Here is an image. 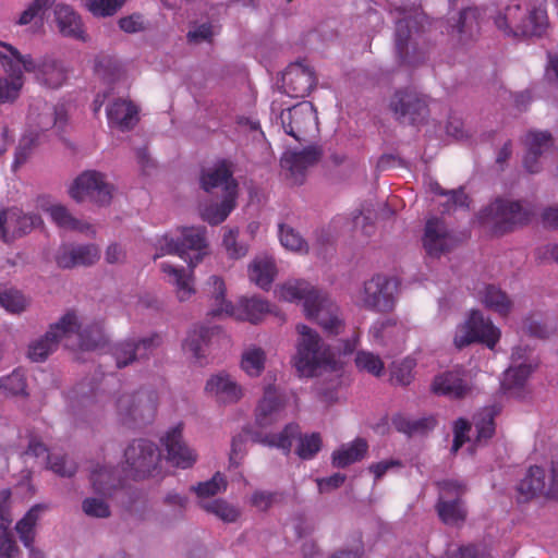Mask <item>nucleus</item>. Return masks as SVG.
I'll return each instance as SVG.
<instances>
[{
  "label": "nucleus",
  "mask_w": 558,
  "mask_h": 558,
  "mask_svg": "<svg viewBox=\"0 0 558 558\" xmlns=\"http://www.w3.org/2000/svg\"><path fill=\"white\" fill-rule=\"evenodd\" d=\"M202 187L206 192H210L214 189L221 187L223 196L227 195V187L232 185L234 191L238 192V184L232 178L231 165L225 160L217 162L213 167L206 169L203 172Z\"/></svg>",
  "instance_id": "37"
},
{
  "label": "nucleus",
  "mask_w": 558,
  "mask_h": 558,
  "mask_svg": "<svg viewBox=\"0 0 558 558\" xmlns=\"http://www.w3.org/2000/svg\"><path fill=\"white\" fill-rule=\"evenodd\" d=\"M44 507L36 505L16 523L15 530L25 547H31L35 539V527Z\"/></svg>",
  "instance_id": "46"
},
{
  "label": "nucleus",
  "mask_w": 558,
  "mask_h": 558,
  "mask_svg": "<svg viewBox=\"0 0 558 558\" xmlns=\"http://www.w3.org/2000/svg\"><path fill=\"white\" fill-rule=\"evenodd\" d=\"M299 339L293 364L301 376L312 377L323 369H333L336 362L330 349L318 333L305 325H298Z\"/></svg>",
  "instance_id": "5"
},
{
  "label": "nucleus",
  "mask_w": 558,
  "mask_h": 558,
  "mask_svg": "<svg viewBox=\"0 0 558 558\" xmlns=\"http://www.w3.org/2000/svg\"><path fill=\"white\" fill-rule=\"evenodd\" d=\"M48 465L51 471L60 476H72L76 472V464L64 456H47Z\"/></svg>",
  "instance_id": "64"
},
{
  "label": "nucleus",
  "mask_w": 558,
  "mask_h": 558,
  "mask_svg": "<svg viewBox=\"0 0 558 558\" xmlns=\"http://www.w3.org/2000/svg\"><path fill=\"white\" fill-rule=\"evenodd\" d=\"M279 119L284 132L298 141H301L305 133L316 129L317 125L316 110L307 101L283 110Z\"/></svg>",
  "instance_id": "18"
},
{
  "label": "nucleus",
  "mask_w": 558,
  "mask_h": 558,
  "mask_svg": "<svg viewBox=\"0 0 558 558\" xmlns=\"http://www.w3.org/2000/svg\"><path fill=\"white\" fill-rule=\"evenodd\" d=\"M225 306L215 310L217 316H230L239 320H247L252 324L262 322L268 314H272V306L260 298H243L236 306L231 302H223Z\"/></svg>",
  "instance_id": "20"
},
{
  "label": "nucleus",
  "mask_w": 558,
  "mask_h": 558,
  "mask_svg": "<svg viewBox=\"0 0 558 558\" xmlns=\"http://www.w3.org/2000/svg\"><path fill=\"white\" fill-rule=\"evenodd\" d=\"M280 244L288 251L298 254H307L310 246L306 240L294 228L288 225H279Z\"/></svg>",
  "instance_id": "48"
},
{
  "label": "nucleus",
  "mask_w": 558,
  "mask_h": 558,
  "mask_svg": "<svg viewBox=\"0 0 558 558\" xmlns=\"http://www.w3.org/2000/svg\"><path fill=\"white\" fill-rule=\"evenodd\" d=\"M456 245L454 236L439 218L428 219L423 236V246L429 256L438 257Z\"/></svg>",
  "instance_id": "27"
},
{
  "label": "nucleus",
  "mask_w": 558,
  "mask_h": 558,
  "mask_svg": "<svg viewBox=\"0 0 558 558\" xmlns=\"http://www.w3.org/2000/svg\"><path fill=\"white\" fill-rule=\"evenodd\" d=\"M393 427L410 437L422 436L432 430L436 425L433 416L422 418H410L404 415H396L392 418Z\"/></svg>",
  "instance_id": "44"
},
{
  "label": "nucleus",
  "mask_w": 558,
  "mask_h": 558,
  "mask_svg": "<svg viewBox=\"0 0 558 558\" xmlns=\"http://www.w3.org/2000/svg\"><path fill=\"white\" fill-rule=\"evenodd\" d=\"M29 120L36 124L40 130H48L52 125L57 124L62 120L59 112L54 111L53 108L47 104L43 107V112L35 117L34 111L29 113Z\"/></svg>",
  "instance_id": "63"
},
{
  "label": "nucleus",
  "mask_w": 558,
  "mask_h": 558,
  "mask_svg": "<svg viewBox=\"0 0 558 558\" xmlns=\"http://www.w3.org/2000/svg\"><path fill=\"white\" fill-rule=\"evenodd\" d=\"M320 157L316 147H307L301 151H286L281 158V167L289 172L294 184L303 183L306 170L314 166Z\"/></svg>",
  "instance_id": "28"
},
{
  "label": "nucleus",
  "mask_w": 558,
  "mask_h": 558,
  "mask_svg": "<svg viewBox=\"0 0 558 558\" xmlns=\"http://www.w3.org/2000/svg\"><path fill=\"white\" fill-rule=\"evenodd\" d=\"M545 0H515L495 16V25L507 36H541L548 27Z\"/></svg>",
  "instance_id": "3"
},
{
  "label": "nucleus",
  "mask_w": 558,
  "mask_h": 558,
  "mask_svg": "<svg viewBox=\"0 0 558 558\" xmlns=\"http://www.w3.org/2000/svg\"><path fill=\"white\" fill-rule=\"evenodd\" d=\"M367 448L366 440L356 438L354 441L343 445L332 453V464L336 468H345L357 462L364 458Z\"/></svg>",
  "instance_id": "43"
},
{
  "label": "nucleus",
  "mask_w": 558,
  "mask_h": 558,
  "mask_svg": "<svg viewBox=\"0 0 558 558\" xmlns=\"http://www.w3.org/2000/svg\"><path fill=\"white\" fill-rule=\"evenodd\" d=\"M266 361V351L256 344H250L241 353L240 368L246 376L257 378L265 371Z\"/></svg>",
  "instance_id": "41"
},
{
  "label": "nucleus",
  "mask_w": 558,
  "mask_h": 558,
  "mask_svg": "<svg viewBox=\"0 0 558 558\" xmlns=\"http://www.w3.org/2000/svg\"><path fill=\"white\" fill-rule=\"evenodd\" d=\"M72 335L77 337L80 347L84 350L96 349L106 340L100 324L83 325L77 315L70 311L57 323L50 325L43 337L29 343L27 355L33 362H43L57 350L63 339Z\"/></svg>",
  "instance_id": "1"
},
{
  "label": "nucleus",
  "mask_w": 558,
  "mask_h": 558,
  "mask_svg": "<svg viewBox=\"0 0 558 558\" xmlns=\"http://www.w3.org/2000/svg\"><path fill=\"white\" fill-rule=\"evenodd\" d=\"M54 21L59 32L73 39L86 40V34L81 16L68 4L59 3L54 7Z\"/></svg>",
  "instance_id": "35"
},
{
  "label": "nucleus",
  "mask_w": 558,
  "mask_h": 558,
  "mask_svg": "<svg viewBox=\"0 0 558 558\" xmlns=\"http://www.w3.org/2000/svg\"><path fill=\"white\" fill-rule=\"evenodd\" d=\"M159 343L160 339L158 336L142 339H128L114 344L112 348V356L116 360L117 366L121 368L133 362L148 357Z\"/></svg>",
  "instance_id": "22"
},
{
  "label": "nucleus",
  "mask_w": 558,
  "mask_h": 558,
  "mask_svg": "<svg viewBox=\"0 0 558 558\" xmlns=\"http://www.w3.org/2000/svg\"><path fill=\"white\" fill-rule=\"evenodd\" d=\"M110 128L128 131L138 122V108L129 99L113 100L106 109Z\"/></svg>",
  "instance_id": "33"
},
{
  "label": "nucleus",
  "mask_w": 558,
  "mask_h": 558,
  "mask_svg": "<svg viewBox=\"0 0 558 558\" xmlns=\"http://www.w3.org/2000/svg\"><path fill=\"white\" fill-rule=\"evenodd\" d=\"M125 470L144 477L157 466L160 453L155 444L145 439L134 440L124 451Z\"/></svg>",
  "instance_id": "16"
},
{
  "label": "nucleus",
  "mask_w": 558,
  "mask_h": 558,
  "mask_svg": "<svg viewBox=\"0 0 558 558\" xmlns=\"http://www.w3.org/2000/svg\"><path fill=\"white\" fill-rule=\"evenodd\" d=\"M100 254L95 245H62L57 255L56 262L61 268H73L88 266L98 260Z\"/></svg>",
  "instance_id": "32"
},
{
  "label": "nucleus",
  "mask_w": 558,
  "mask_h": 558,
  "mask_svg": "<svg viewBox=\"0 0 558 558\" xmlns=\"http://www.w3.org/2000/svg\"><path fill=\"white\" fill-rule=\"evenodd\" d=\"M236 197L238 192L234 191L232 185H229L227 187V195L223 196L222 202L220 204H211L203 208L201 213L202 218L210 225L221 223L234 209Z\"/></svg>",
  "instance_id": "42"
},
{
  "label": "nucleus",
  "mask_w": 558,
  "mask_h": 558,
  "mask_svg": "<svg viewBox=\"0 0 558 558\" xmlns=\"http://www.w3.org/2000/svg\"><path fill=\"white\" fill-rule=\"evenodd\" d=\"M157 404L158 397L154 391L121 392L110 399L108 411L112 412L119 422L126 424L137 418L153 416Z\"/></svg>",
  "instance_id": "8"
},
{
  "label": "nucleus",
  "mask_w": 558,
  "mask_h": 558,
  "mask_svg": "<svg viewBox=\"0 0 558 558\" xmlns=\"http://www.w3.org/2000/svg\"><path fill=\"white\" fill-rule=\"evenodd\" d=\"M530 350L524 347H515L511 355V365L504 374L501 383L506 392L512 393L515 389L523 387L536 364L530 360Z\"/></svg>",
  "instance_id": "23"
},
{
  "label": "nucleus",
  "mask_w": 558,
  "mask_h": 558,
  "mask_svg": "<svg viewBox=\"0 0 558 558\" xmlns=\"http://www.w3.org/2000/svg\"><path fill=\"white\" fill-rule=\"evenodd\" d=\"M160 442L166 451V459L172 466L185 470L196 463L198 454L184 441L182 423L170 427L161 436Z\"/></svg>",
  "instance_id": "15"
},
{
  "label": "nucleus",
  "mask_w": 558,
  "mask_h": 558,
  "mask_svg": "<svg viewBox=\"0 0 558 558\" xmlns=\"http://www.w3.org/2000/svg\"><path fill=\"white\" fill-rule=\"evenodd\" d=\"M398 280L385 275H375L365 281L356 294V302L375 312H389L396 303Z\"/></svg>",
  "instance_id": "9"
},
{
  "label": "nucleus",
  "mask_w": 558,
  "mask_h": 558,
  "mask_svg": "<svg viewBox=\"0 0 558 558\" xmlns=\"http://www.w3.org/2000/svg\"><path fill=\"white\" fill-rule=\"evenodd\" d=\"M532 215L529 203L498 198L480 213L478 219L495 232L504 233L527 223Z\"/></svg>",
  "instance_id": "6"
},
{
  "label": "nucleus",
  "mask_w": 558,
  "mask_h": 558,
  "mask_svg": "<svg viewBox=\"0 0 558 558\" xmlns=\"http://www.w3.org/2000/svg\"><path fill=\"white\" fill-rule=\"evenodd\" d=\"M105 497L106 496L85 498L82 502L83 512L92 518H108L110 515V507Z\"/></svg>",
  "instance_id": "61"
},
{
  "label": "nucleus",
  "mask_w": 558,
  "mask_h": 558,
  "mask_svg": "<svg viewBox=\"0 0 558 558\" xmlns=\"http://www.w3.org/2000/svg\"><path fill=\"white\" fill-rule=\"evenodd\" d=\"M439 500L437 512L446 524L457 525L465 520L466 511L460 499L465 486L456 480H445L438 483Z\"/></svg>",
  "instance_id": "13"
},
{
  "label": "nucleus",
  "mask_w": 558,
  "mask_h": 558,
  "mask_svg": "<svg viewBox=\"0 0 558 558\" xmlns=\"http://www.w3.org/2000/svg\"><path fill=\"white\" fill-rule=\"evenodd\" d=\"M396 12L398 14L395 36L396 51L403 63L414 64L416 60L410 56V50H415L414 44L410 41L412 36L411 26H414L416 31L423 28L426 16L418 10L410 12L397 10Z\"/></svg>",
  "instance_id": "17"
},
{
  "label": "nucleus",
  "mask_w": 558,
  "mask_h": 558,
  "mask_svg": "<svg viewBox=\"0 0 558 558\" xmlns=\"http://www.w3.org/2000/svg\"><path fill=\"white\" fill-rule=\"evenodd\" d=\"M283 396L274 386L267 385L264 395L256 408V423L260 427H268L282 417Z\"/></svg>",
  "instance_id": "30"
},
{
  "label": "nucleus",
  "mask_w": 558,
  "mask_h": 558,
  "mask_svg": "<svg viewBox=\"0 0 558 558\" xmlns=\"http://www.w3.org/2000/svg\"><path fill=\"white\" fill-rule=\"evenodd\" d=\"M518 492L525 499L539 496L558 499V461L551 462L549 470L541 465L530 466Z\"/></svg>",
  "instance_id": "12"
},
{
  "label": "nucleus",
  "mask_w": 558,
  "mask_h": 558,
  "mask_svg": "<svg viewBox=\"0 0 558 558\" xmlns=\"http://www.w3.org/2000/svg\"><path fill=\"white\" fill-rule=\"evenodd\" d=\"M41 218L35 214H25L16 207L0 211V236L9 243L29 233L41 225Z\"/></svg>",
  "instance_id": "19"
},
{
  "label": "nucleus",
  "mask_w": 558,
  "mask_h": 558,
  "mask_svg": "<svg viewBox=\"0 0 558 558\" xmlns=\"http://www.w3.org/2000/svg\"><path fill=\"white\" fill-rule=\"evenodd\" d=\"M205 291L210 296V299L214 301L210 314L213 316H216L215 310L220 306H225L223 302H228L225 299V294H226L225 280L217 275L210 276L206 282Z\"/></svg>",
  "instance_id": "58"
},
{
  "label": "nucleus",
  "mask_w": 558,
  "mask_h": 558,
  "mask_svg": "<svg viewBox=\"0 0 558 558\" xmlns=\"http://www.w3.org/2000/svg\"><path fill=\"white\" fill-rule=\"evenodd\" d=\"M0 305L11 314H21L28 306V300L15 289H0Z\"/></svg>",
  "instance_id": "54"
},
{
  "label": "nucleus",
  "mask_w": 558,
  "mask_h": 558,
  "mask_svg": "<svg viewBox=\"0 0 558 558\" xmlns=\"http://www.w3.org/2000/svg\"><path fill=\"white\" fill-rule=\"evenodd\" d=\"M500 336L499 328L489 318H486L482 312L473 310L468 319L457 327L453 343L458 349H462L471 343L481 342L493 350Z\"/></svg>",
  "instance_id": "10"
},
{
  "label": "nucleus",
  "mask_w": 558,
  "mask_h": 558,
  "mask_svg": "<svg viewBox=\"0 0 558 558\" xmlns=\"http://www.w3.org/2000/svg\"><path fill=\"white\" fill-rule=\"evenodd\" d=\"M0 391L4 396H25L26 378L24 372L15 369L10 375L1 377Z\"/></svg>",
  "instance_id": "52"
},
{
  "label": "nucleus",
  "mask_w": 558,
  "mask_h": 558,
  "mask_svg": "<svg viewBox=\"0 0 558 558\" xmlns=\"http://www.w3.org/2000/svg\"><path fill=\"white\" fill-rule=\"evenodd\" d=\"M38 207L49 214L52 221L59 227L64 230H77V231H84L87 226L74 218L71 213L68 210V208L60 203H52L48 197L43 196L39 197L38 201Z\"/></svg>",
  "instance_id": "38"
},
{
  "label": "nucleus",
  "mask_w": 558,
  "mask_h": 558,
  "mask_svg": "<svg viewBox=\"0 0 558 558\" xmlns=\"http://www.w3.org/2000/svg\"><path fill=\"white\" fill-rule=\"evenodd\" d=\"M277 276L275 259L268 255L256 256L248 265V278L263 290H268Z\"/></svg>",
  "instance_id": "39"
},
{
  "label": "nucleus",
  "mask_w": 558,
  "mask_h": 558,
  "mask_svg": "<svg viewBox=\"0 0 558 558\" xmlns=\"http://www.w3.org/2000/svg\"><path fill=\"white\" fill-rule=\"evenodd\" d=\"M480 19V9L468 8L460 13L457 25L451 26V29L460 36L472 37L478 31Z\"/></svg>",
  "instance_id": "49"
},
{
  "label": "nucleus",
  "mask_w": 558,
  "mask_h": 558,
  "mask_svg": "<svg viewBox=\"0 0 558 558\" xmlns=\"http://www.w3.org/2000/svg\"><path fill=\"white\" fill-rule=\"evenodd\" d=\"M201 507L205 511L215 514L225 522H235L240 517V511L238 508L221 499L202 501Z\"/></svg>",
  "instance_id": "53"
},
{
  "label": "nucleus",
  "mask_w": 558,
  "mask_h": 558,
  "mask_svg": "<svg viewBox=\"0 0 558 558\" xmlns=\"http://www.w3.org/2000/svg\"><path fill=\"white\" fill-rule=\"evenodd\" d=\"M0 63L8 77L0 78V101L15 100L23 87V70L33 71L34 60L9 44H0Z\"/></svg>",
  "instance_id": "7"
},
{
  "label": "nucleus",
  "mask_w": 558,
  "mask_h": 558,
  "mask_svg": "<svg viewBox=\"0 0 558 558\" xmlns=\"http://www.w3.org/2000/svg\"><path fill=\"white\" fill-rule=\"evenodd\" d=\"M180 238L175 240L169 234L156 238L154 259L165 255H178L187 263V267H195L209 254V244L205 227H182L179 229Z\"/></svg>",
  "instance_id": "4"
},
{
  "label": "nucleus",
  "mask_w": 558,
  "mask_h": 558,
  "mask_svg": "<svg viewBox=\"0 0 558 558\" xmlns=\"http://www.w3.org/2000/svg\"><path fill=\"white\" fill-rule=\"evenodd\" d=\"M478 301L488 310L500 316H507L512 310L509 296L499 288L487 284L477 292Z\"/></svg>",
  "instance_id": "40"
},
{
  "label": "nucleus",
  "mask_w": 558,
  "mask_h": 558,
  "mask_svg": "<svg viewBox=\"0 0 558 558\" xmlns=\"http://www.w3.org/2000/svg\"><path fill=\"white\" fill-rule=\"evenodd\" d=\"M432 390L450 399H461L472 392V385L460 371H449L434 378Z\"/></svg>",
  "instance_id": "29"
},
{
  "label": "nucleus",
  "mask_w": 558,
  "mask_h": 558,
  "mask_svg": "<svg viewBox=\"0 0 558 558\" xmlns=\"http://www.w3.org/2000/svg\"><path fill=\"white\" fill-rule=\"evenodd\" d=\"M35 69L31 71L35 74L37 83L41 86L57 89L61 87L66 80V70L63 64L50 57L41 59L39 62L34 61Z\"/></svg>",
  "instance_id": "34"
},
{
  "label": "nucleus",
  "mask_w": 558,
  "mask_h": 558,
  "mask_svg": "<svg viewBox=\"0 0 558 558\" xmlns=\"http://www.w3.org/2000/svg\"><path fill=\"white\" fill-rule=\"evenodd\" d=\"M355 365L360 371L366 372L375 377L381 376L385 369L381 359L367 351H360L356 353Z\"/></svg>",
  "instance_id": "55"
},
{
  "label": "nucleus",
  "mask_w": 558,
  "mask_h": 558,
  "mask_svg": "<svg viewBox=\"0 0 558 558\" xmlns=\"http://www.w3.org/2000/svg\"><path fill=\"white\" fill-rule=\"evenodd\" d=\"M497 405H490L482 409L473 418L476 430V440L482 441L490 438L495 432L494 417L499 413Z\"/></svg>",
  "instance_id": "47"
},
{
  "label": "nucleus",
  "mask_w": 558,
  "mask_h": 558,
  "mask_svg": "<svg viewBox=\"0 0 558 558\" xmlns=\"http://www.w3.org/2000/svg\"><path fill=\"white\" fill-rule=\"evenodd\" d=\"M219 33V27L210 21L194 22L191 24L186 34L190 44L199 45L211 43L213 38Z\"/></svg>",
  "instance_id": "51"
},
{
  "label": "nucleus",
  "mask_w": 558,
  "mask_h": 558,
  "mask_svg": "<svg viewBox=\"0 0 558 558\" xmlns=\"http://www.w3.org/2000/svg\"><path fill=\"white\" fill-rule=\"evenodd\" d=\"M69 195L76 203L92 202L107 205L112 198V186L98 171L87 170L75 178L69 187Z\"/></svg>",
  "instance_id": "11"
},
{
  "label": "nucleus",
  "mask_w": 558,
  "mask_h": 558,
  "mask_svg": "<svg viewBox=\"0 0 558 558\" xmlns=\"http://www.w3.org/2000/svg\"><path fill=\"white\" fill-rule=\"evenodd\" d=\"M238 229H228L225 231L222 238V245L227 255L232 259H239L247 254L248 247L246 244L238 242Z\"/></svg>",
  "instance_id": "59"
},
{
  "label": "nucleus",
  "mask_w": 558,
  "mask_h": 558,
  "mask_svg": "<svg viewBox=\"0 0 558 558\" xmlns=\"http://www.w3.org/2000/svg\"><path fill=\"white\" fill-rule=\"evenodd\" d=\"M314 72L301 63L290 64L281 76V88L290 97H305L315 86Z\"/></svg>",
  "instance_id": "25"
},
{
  "label": "nucleus",
  "mask_w": 558,
  "mask_h": 558,
  "mask_svg": "<svg viewBox=\"0 0 558 558\" xmlns=\"http://www.w3.org/2000/svg\"><path fill=\"white\" fill-rule=\"evenodd\" d=\"M89 481L95 493L101 496H110L121 483L118 469L107 463H93L89 471Z\"/></svg>",
  "instance_id": "36"
},
{
  "label": "nucleus",
  "mask_w": 558,
  "mask_h": 558,
  "mask_svg": "<svg viewBox=\"0 0 558 558\" xmlns=\"http://www.w3.org/2000/svg\"><path fill=\"white\" fill-rule=\"evenodd\" d=\"M524 144L526 147L524 167L529 172L536 173L542 169L544 160L551 154L553 137L548 132L531 131L526 134Z\"/></svg>",
  "instance_id": "24"
},
{
  "label": "nucleus",
  "mask_w": 558,
  "mask_h": 558,
  "mask_svg": "<svg viewBox=\"0 0 558 558\" xmlns=\"http://www.w3.org/2000/svg\"><path fill=\"white\" fill-rule=\"evenodd\" d=\"M126 0H84L86 9L98 17L111 16L124 4Z\"/></svg>",
  "instance_id": "56"
},
{
  "label": "nucleus",
  "mask_w": 558,
  "mask_h": 558,
  "mask_svg": "<svg viewBox=\"0 0 558 558\" xmlns=\"http://www.w3.org/2000/svg\"><path fill=\"white\" fill-rule=\"evenodd\" d=\"M415 363L411 359H405L398 364H393L391 368L390 380L396 385L407 386L413 378V368Z\"/></svg>",
  "instance_id": "62"
},
{
  "label": "nucleus",
  "mask_w": 558,
  "mask_h": 558,
  "mask_svg": "<svg viewBox=\"0 0 558 558\" xmlns=\"http://www.w3.org/2000/svg\"><path fill=\"white\" fill-rule=\"evenodd\" d=\"M204 390L216 402L223 405L235 404L245 395L243 386L226 372L211 375L207 379Z\"/></svg>",
  "instance_id": "21"
},
{
  "label": "nucleus",
  "mask_w": 558,
  "mask_h": 558,
  "mask_svg": "<svg viewBox=\"0 0 558 558\" xmlns=\"http://www.w3.org/2000/svg\"><path fill=\"white\" fill-rule=\"evenodd\" d=\"M300 434V428L296 424H288L284 429L279 434L266 435L257 439L263 445L282 449L286 453L290 452L292 439Z\"/></svg>",
  "instance_id": "50"
},
{
  "label": "nucleus",
  "mask_w": 558,
  "mask_h": 558,
  "mask_svg": "<svg viewBox=\"0 0 558 558\" xmlns=\"http://www.w3.org/2000/svg\"><path fill=\"white\" fill-rule=\"evenodd\" d=\"M396 118L402 122L417 124L428 114V99L415 89L397 90L389 105Z\"/></svg>",
  "instance_id": "14"
},
{
  "label": "nucleus",
  "mask_w": 558,
  "mask_h": 558,
  "mask_svg": "<svg viewBox=\"0 0 558 558\" xmlns=\"http://www.w3.org/2000/svg\"><path fill=\"white\" fill-rule=\"evenodd\" d=\"M227 488L226 477L221 473H216L209 481L192 486V490L196 493L199 498H208L215 496Z\"/></svg>",
  "instance_id": "57"
},
{
  "label": "nucleus",
  "mask_w": 558,
  "mask_h": 558,
  "mask_svg": "<svg viewBox=\"0 0 558 558\" xmlns=\"http://www.w3.org/2000/svg\"><path fill=\"white\" fill-rule=\"evenodd\" d=\"M275 293L279 300L302 303L306 317L317 322L327 332L338 335L342 331L338 306L307 281L288 280Z\"/></svg>",
  "instance_id": "2"
},
{
  "label": "nucleus",
  "mask_w": 558,
  "mask_h": 558,
  "mask_svg": "<svg viewBox=\"0 0 558 558\" xmlns=\"http://www.w3.org/2000/svg\"><path fill=\"white\" fill-rule=\"evenodd\" d=\"M369 337L374 344L387 348L389 351L402 349L407 339V328L393 319L378 320L369 329Z\"/></svg>",
  "instance_id": "26"
},
{
  "label": "nucleus",
  "mask_w": 558,
  "mask_h": 558,
  "mask_svg": "<svg viewBox=\"0 0 558 558\" xmlns=\"http://www.w3.org/2000/svg\"><path fill=\"white\" fill-rule=\"evenodd\" d=\"M160 270L166 276L168 283L174 287V292L180 302L190 300L196 292L194 286V269L185 270L170 263L160 264Z\"/></svg>",
  "instance_id": "31"
},
{
  "label": "nucleus",
  "mask_w": 558,
  "mask_h": 558,
  "mask_svg": "<svg viewBox=\"0 0 558 558\" xmlns=\"http://www.w3.org/2000/svg\"><path fill=\"white\" fill-rule=\"evenodd\" d=\"M207 335L208 329L206 328L193 329L183 343L184 352L199 365H203L206 359Z\"/></svg>",
  "instance_id": "45"
},
{
  "label": "nucleus",
  "mask_w": 558,
  "mask_h": 558,
  "mask_svg": "<svg viewBox=\"0 0 558 558\" xmlns=\"http://www.w3.org/2000/svg\"><path fill=\"white\" fill-rule=\"evenodd\" d=\"M320 447L322 438L319 434L312 433L310 435H303L299 437L296 454L303 460H308L316 456Z\"/></svg>",
  "instance_id": "60"
}]
</instances>
